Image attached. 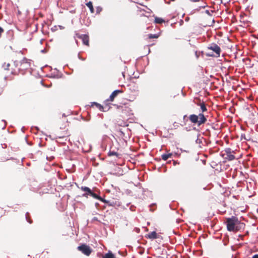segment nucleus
Instances as JSON below:
<instances>
[{
  "instance_id": "nucleus-23",
  "label": "nucleus",
  "mask_w": 258,
  "mask_h": 258,
  "mask_svg": "<svg viewBox=\"0 0 258 258\" xmlns=\"http://www.w3.org/2000/svg\"><path fill=\"white\" fill-rule=\"evenodd\" d=\"M2 121L4 123V126L2 127V129H4L6 125V122L5 120H2Z\"/></svg>"
},
{
  "instance_id": "nucleus-18",
  "label": "nucleus",
  "mask_w": 258,
  "mask_h": 258,
  "mask_svg": "<svg viewBox=\"0 0 258 258\" xmlns=\"http://www.w3.org/2000/svg\"><path fill=\"white\" fill-rule=\"evenodd\" d=\"M159 35L157 34H150L148 35V38L149 39L157 38L159 37Z\"/></svg>"
},
{
  "instance_id": "nucleus-30",
  "label": "nucleus",
  "mask_w": 258,
  "mask_h": 258,
  "mask_svg": "<svg viewBox=\"0 0 258 258\" xmlns=\"http://www.w3.org/2000/svg\"><path fill=\"white\" fill-rule=\"evenodd\" d=\"M93 220H95V221H97V218L96 217H94L93 219Z\"/></svg>"
},
{
  "instance_id": "nucleus-4",
  "label": "nucleus",
  "mask_w": 258,
  "mask_h": 258,
  "mask_svg": "<svg viewBox=\"0 0 258 258\" xmlns=\"http://www.w3.org/2000/svg\"><path fill=\"white\" fill-rule=\"evenodd\" d=\"M20 64V67L19 68L20 70H24L28 69L30 67V64L28 62V60L26 58H24L20 62L15 61L14 64L16 67H18L19 64Z\"/></svg>"
},
{
  "instance_id": "nucleus-9",
  "label": "nucleus",
  "mask_w": 258,
  "mask_h": 258,
  "mask_svg": "<svg viewBox=\"0 0 258 258\" xmlns=\"http://www.w3.org/2000/svg\"><path fill=\"white\" fill-rule=\"evenodd\" d=\"M103 203H105V204H106L110 206H120L119 202H117V201H108V200H106L104 199L103 200Z\"/></svg>"
},
{
  "instance_id": "nucleus-17",
  "label": "nucleus",
  "mask_w": 258,
  "mask_h": 258,
  "mask_svg": "<svg viewBox=\"0 0 258 258\" xmlns=\"http://www.w3.org/2000/svg\"><path fill=\"white\" fill-rule=\"evenodd\" d=\"M103 258H114V255L110 251L106 253Z\"/></svg>"
},
{
  "instance_id": "nucleus-19",
  "label": "nucleus",
  "mask_w": 258,
  "mask_h": 258,
  "mask_svg": "<svg viewBox=\"0 0 258 258\" xmlns=\"http://www.w3.org/2000/svg\"><path fill=\"white\" fill-rule=\"evenodd\" d=\"M10 66V63H8L6 64V63H4V64L3 65V68L5 70H8Z\"/></svg>"
},
{
  "instance_id": "nucleus-3",
  "label": "nucleus",
  "mask_w": 258,
  "mask_h": 258,
  "mask_svg": "<svg viewBox=\"0 0 258 258\" xmlns=\"http://www.w3.org/2000/svg\"><path fill=\"white\" fill-rule=\"evenodd\" d=\"M234 151L231 149L227 148L221 153V155L223 158L228 161H232L235 158L234 155Z\"/></svg>"
},
{
  "instance_id": "nucleus-25",
  "label": "nucleus",
  "mask_w": 258,
  "mask_h": 258,
  "mask_svg": "<svg viewBox=\"0 0 258 258\" xmlns=\"http://www.w3.org/2000/svg\"><path fill=\"white\" fill-rule=\"evenodd\" d=\"M78 58L82 60H85V58H82V57H81L79 54H78Z\"/></svg>"
},
{
  "instance_id": "nucleus-5",
  "label": "nucleus",
  "mask_w": 258,
  "mask_h": 258,
  "mask_svg": "<svg viewBox=\"0 0 258 258\" xmlns=\"http://www.w3.org/2000/svg\"><path fill=\"white\" fill-rule=\"evenodd\" d=\"M77 248L87 256H89L92 251L90 246L85 244L79 246Z\"/></svg>"
},
{
  "instance_id": "nucleus-26",
  "label": "nucleus",
  "mask_w": 258,
  "mask_h": 258,
  "mask_svg": "<svg viewBox=\"0 0 258 258\" xmlns=\"http://www.w3.org/2000/svg\"><path fill=\"white\" fill-rule=\"evenodd\" d=\"M252 258H258V254H255L253 255L252 257Z\"/></svg>"
},
{
  "instance_id": "nucleus-15",
  "label": "nucleus",
  "mask_w": 258,
  "mask_h": 258,
  "mask_svg": "<svg viewBox=\"0 0 258 258\" xmlns=\"http://www.w3.org/2000/svg\"><path fill=\"white\" fill-rule=\"evenodd\" d=\"M108 156H115L117 157H119V155L115 151H111L110 150L108 153Z\"/></svg>"
},
{
  "instance_id": "nucleus-33",
  "label": "nucleus",
  "mask_w": 258,
  "mask_h": 258,
  "mask_svg": "<svg viewBox=\"0 0 258 258\" xmlns=\"http://www.w3.org/2000/svg\"><path fill=\"white\" fill-rule=\"evenodd\" d=\"M41 51V52H43H43H45V49H43V50H42Z\"/></svg>"
},
{
  "instance_id": "nucleus-28",
  "label": "nucleus",
  "mask_w": 258,
  "mask_h": 258,
  "mask_svg": "<svg viewBox=\"0 0 258 258\" xmlns=\"http://www.w3.org/2000/svg\"><path fill=\"white\" fill-rule=\"evenodd\" d=\"M103 126H104V127L105 128H107V127H108V125H107L106 124H105V123H104V124H103Z\"/></svg>"
},
{
  "instance_id": "nucleus-24",
  "label": "nucleus",
  "mask_w": 258,
  "mask_h": 258,
  "mask_svg": "<svg viewBox=\"0 0 258 258\" xmlns=\"http://www.w3.org/2000/svg\"><path fill=\"white\" fill-rule=\"evenodd\" d=\"M135 207L133 206H131L130 208V210L132 211H135Z\"/></svg>"
},
{
  "instance_id": "nucleus-22",
  "label": "nucleus",
  "mask_w": 258,
  "mask_h": 258,
  "mask_svg": "<svg viewBox=\"0 0 258 258\" xmlns=\"http://www.w3.org/2000/svg\"><path fill=\"white\" fill-rule=\"evenodd\" d=\"M4 30L3 29V28L0 27V37H1L2 34L4 32Z\"/></svg>"
},
{
  "instance_id": "nucleus-12",
  "label": "nucleus",
  "mask_w": 258,
  "mask_h": 258,
  "mask_svg": "<svg viewBox=\"0 0 258 258\" xmlns=\"http://www.w3.org/2000/svg\"><path fill=\"white\" fill-rule=\"evenodd\" d=\"M90 197H93L94 199L99 200V201H100L102 202H103V200H104V199L102 198L100 196H98L96 194L94 193L93 191Z\"/></svg>"
},
{
  "instance_id": "nucleus-34",
  "label": "nucleus",
  "mask_w": 258,
  "mask_h": 258,
  "mask_svg": "<svg viewBox=\"0 0 258 258\" xmlns=\"http://www.w3.org/2000/svg\"><path fill=\"white\" fill-rule=\"evenodd\" d=\"M206 13H207V14H209V11H208V10H207V11H206Z\"/></svg>"
},
{
  "instance_id": "nucleus-8",
  "label": "nucleus",
  "mask_w": 258,
  "mask_h": 258,
  "mask_svg": "<svg viewBox=\"0 0 258 258\" xmlns=\"http://www.w3.org/2000/svg\"><path fill=\"white\" fill-rule=\"evenodd\" d=\"M122 91L120 90H114L110 95L109 98L106 101H113L114 98L119 93H122Z\"/></svg>"
},
{
  "instance_id": "nucleus-36",
  "label": "nucleus",
  "mask_w": 258,
  "mask_h": 258,
  "mask_svg": "<svg viewBox=\"0 0 258 258\" xmlns=\"http://www.w3.org/2000/svg\"><path fill=\"white\" fill-rule=\"evenodd\" d=\"M209 56H213L212 54H209Z\"/></svg>"
},
{
  "instance_id": "nucleus-27",
  "label": "nucleus",
  "mask_w": 258,
  "mask_h": 258,
  "mask_svg": "<svg viewBox=\"0 0 258 258\" xmlns=\"http://www.w3.org/2000/svg\"><path fill=\"white\" fill-rule=\"evenodd\" d=\"M190 1L193 2H199L200 0H190Z\"/></svg>"
},
{
  "instance_id": "nucleus-14",
  "label": "nucleus",
  "mask_w": 258,
  "mask_h": 258,
  "mask_svg": "<svg viewBox=\"0 0 258 258\" xmlns=\"http://www.w3.org/2000/svg\"><path fill=\"white\" fill-rule=\"evenodd\" d=\"M86 6L89 8L91 13H94V8L93 6L92 3L91 2H89L86 4Z\"/></svg>"
},
{
  "instance_id": "nucleus-32",
  "label": "nucleus",
  "mask_w": 258,
  "mask_h": 258,
  "mask_svg": "<svg viewBox=\"0 0 258 258\" xmlns=\"http://www.w3.org/2000/svg\"><path fill=\"white\" fill-rule=\"evenodd\" d=\"M188 20H189V18H186L185 19V21H188Z\"/></svg>"
},
{
  "instance_id": "nucleus-10",
  "label": "nucleus",
  "mask_w": 258,
  "mask_h": 258,
  "mask_svg": "<svg viewBox=\"0 0 258 258\" xmlns=\"http://www.w3.org/2000/svg\"><path fill=\"white\" fill-rule=\"evenodd\" d=\"M79 38L82 39L85 45H89V36L87 35H81L79 36Z\"/></svg>"
},
{
  "instance_id": "nucleus-1",
  "label": "nucleus",
  "mask_w": 258,
  "mask_h": 258,
  "mask_svg": "<svg viewBox=\"0 0 258 258\" xmlns=\"http://www.w3.org/2000/svg\"><path fill=\"white\" fill-rule=\"evenodd\" d=\"M198 105L200 106L202 112L200 113L198 115L195 114H190L188 116V119L191 123L200 126L205 123L207 120L206 116L204 114L205 112L207 111V108L204 102L198 104Z\"/></svg>"
},
{
  "instance_id": "nucleus-6",
  "label": "nucleus",
  "mask_w": 258,
  "mask_h": 258,
  "mask_svg": "<svg viewBox=\"0 0 258 258\" xmlns=\"http://www.w3.org/2000/svg\"><path fill=\"white\" fill-rule=\"evenodd\" d=\"M208 49L213 51L216 53V57H219L221 53L220 47L216 43H212L208 46Z\"/></svg>"
},
{
  "instance_id": "nucleus-7",
  "label": "nucleus",
  "mask_w": 258,
  "mask_h": 258,
  "mask_svg": "<svg viewBox=\"0 0 258 258\" xmlns=\"http://www.w3.org/2000/svg\"><path fill=\"white\" fill-rule=\"evenodd\" d=\"M80 189L84 191L85 192L82 195V197L88 198L89 196L90 197L93 191L88 187L82 186L80 187Z\"/></svg>"
},
{
  "instance_id": "nucleus-11",
  "label": "nucleus",
  "mask_w": 258,
  "mask_h": 258,
  "mask_svg": "<svg viewBox=\"0 0 258 258\" xmlns=\"http://www.w3.org/2000/svg\"><path fill=\"white\" fill-rule=\"evenodd\" d=\"M147 237L151 239H155L158 238V235L155 231H152L148 234Z\"/></svg>"
},
{
  "instance_id": "nucleus-2",
  "label": "nucleus",
  "mask_w": 258,
  "mask_h": 258,
  "mask_svg": "<svg viewBox=\"0 0 258 258\" xmlns=\"http://www.w3.org/2000/svg\"><path fill=\"white\" fill-rule=\"evenodd\" d=\"M238 220L236 217L232 216L230 218H227L225 223L227 226V230L229 231H234L237 230L235 225L238 223Z\"/></svg>"
},
{
  "instance_id": "nucleus-16",
  "label": "nucleus",
  "mask_w": 258,
  "mask_h": 258,
  "mask_svg": "<svg viewBox=\"0 0 258 258\" xmlns=\"http://www.w3.org/2000/svg\"><path fill=\"white\" fill-rule=\"evenodd\" d=\"M165 21L161 18L156 17L155 18V22L157 24H162Z\"/></svg>"
},
{
  "instance_id": "nucleus-35",
  "label": "nucleus",
  "mask_w": 258,
  "mask_h": 258,
  "mask_svg": "<svg viewBox=\"0 0 258 258\" xmlns=\"http://www.w3.org/2000/svg\"><path fill=\"white\" fill-rule=\"evenodd\" d=\"M35 128L37 130H38V127H35Z\"/></svg>"
},
{
  "instance_id": "nucleus-31",
  "label": "nucleus",
  "mask_w": 258,
  "mask_h": 258,
  "mask_svg": "<svg viewBox=\"0 0 258 258\" xmlns=\"http://www.w3.org/2000/svg\"><path fill=\"white\" fill-rule=\"evenodd\" d=\"M186 117H187V115H184V116H183V119H185V118H186Z\"/></svg>"
},
{
  "instance_id": "nucleus-21",
  "label": "nucleus",
  "mask_w": 258,
  "mask_h": 258,
  "mask_svg": "<svg viewBox=\"0 0 258 258\" xmlns=\"http://www.w3.org/2000/svg\"><path fill=\"white\" fill-rule=\"evenodd\" d=\"M241 139L242 140V139H244V140H247V139L245 138V134H241Z\"/></svg>"
},
{
  "instance_id": "nucleus-29",
  "label": "nucleus",
  "mask_w": 258,
  "mask_h": 258,
  "mask_svg": "<svg viewBox=\"0 0 258 258\" xmlns=\"http://www.w3.org/2000/svg\"><path fill=\"white\" fill-rule=\"evenodd\" d=\"M183 21L182 20H181L180 22V25H181L183 24Z\"/></svg>"
},
{
  "instance_id": "nucleus-13",
  "label": "nucleus",
  "mask_w": 258,
  "mask_h": 258,
  "mask_svg": "<svg viewBox=\"0 0 258 258\" xmlns=\"http://www.w3.org/2000/svg\"><path fill=\"white\" fill-rule=\"evenodd\" d=\"M172 155V153L164 154L162 155L161 157L163 160L166 161L169 158L171 157Z\"/></svg>"
},
{
  "instance_id": "nucleus-20",
  "label": "nucleus",
  "mask_w": 258,
  "mask_h": 258,
  "mask_svg": "<svg viewBox=\"0 0 258 258\" xmlns=\"http://www.w3.org/2000/svg\"><path fill=\"white\" fill-rule=\"evenodd\" d=\"M28 216H29V213L28 212L26 213V219L27 220V221L30 223H32V221L30 220L28 218Z\"/></svg>"
}]
</instances>
